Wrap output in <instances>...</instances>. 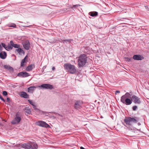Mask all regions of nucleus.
Segmentation results:
<instances>
[{"label":"nucleus","mask_w":149,"mask_h":149,"mask_svg":"<svg viewBox=\"0 0 149 149\" xmlns=\"http://www.w3.org/2000/svg\"><path fill=\"white\" fill-rule=\"evenodd\" d=\"M37 125L39 126L45 127V128H50V126L47 123H46L45 122L42 121H38L37 123Z\"/></svg>","instance_id":"nucleus-5"},{"label":"nucleus","mask_w":149,"mask_h":149,"mask_svg":"<svg viewBox=\"0 0 149 149\" xmlns=\"http://www.w3.org/2000/svg\"><path fill=\"white\" fill-rule=\"evenodd\" d=\"M30 43L28 41H25L23 44L24 48L26 50H29L30 47Z\"/></svg>","instance_id":"nucleus-13"},{"label":"nucleus","mask_w":149,"mask_h":149,"mask_svg":"<svg viewBox=\"0 0 149 149\" xmlns=\"http://www.w3.org/2000/svg\"><path fill=\"white\" fill-rule=\"evenodd\" d=\"M39 88H42V89H52L53 88V86L49 84H42L41 86H39Z\"/></svg>","instance_id":"nucleus-6"},{"label":"nucleus","mask_w":149,"mask_h":149,"mask_svg":"<svg viewBox=\"0 0 149 149\" xmlns=\"http://www.w3.org/2000/svg\"><path fill=\"white\" fill-rule=\"evenodd\" d=\"M130 94L128 93H126L125 95H123L120 99L121 102L123 104L126 105H129L132 103V100L129 98Z\"/></svg>","instance_id":"nucleus-3"},{"label":"nucleus","mask_w":149,"mask_h":149,"mask_svg":"<svg viewBox=\"0 0 149 149\" xmlns=\"http://www.w3.org/2000/svg\"><path fill=\"white\" fill-rule=\"evenodd\" d=\"M137 107L136 106H134L132 107V110L133 111H136L137 109Z\"/></svg>","instance_id":"nucleus-28"},{"label":"nucleus","mask_w":149,"mask_h":149,"mask_svg":"<svg viewBox=\"0 0 149 149\" xmlns=\"http://www.w3.org/2000/svg\"><path fill=\"white\" fill-rule=\"evenodd\" d=\"M139 118L138 117H125L124 120V121L126 124L129 125H131L132 123H137L139 121Z\"/></svg>","instance_id":"nucleus-4"},{"label":"nucleus","mask_w":149,"mask_h":149,"mask_svg":"<svg viewBox=\"0 0 149 149\" xmlns=\"http://www.w3.org/2000/svg\"><path fill=\"white\" fill-rule=\"evenodd\" d=\"M20 96L25 98H29V95L26 93L24 92H22L20 93Z\"/></svg>","instance_id":"nucleus-14"},{"label":"nucleus","mask_w":149,"mask_h":149,"mask_svg":"<svg viewBox=\"0 0 149 149\" xmlns=\"http://www.w3.org/2000/svg\"><path fill=\"white\" fill-rule=\"evenodd\" d=\"M16 51L20 54H24V52L23 50L21 48H19L18 49H16Z\"/></svg>","instance_id":"nucleus-21"},{"label":"nucleus","mask_w":149,"mask_h":149,"mask_svg":"<svg viewBox=\"0 0 149 149\" xmlns=\"http://www.w3.org/2000/svg\"><path fill=\"white\" fill-rule=\"evenodd\" d=\"M9 26L10 27L15 28L16 26V25L14 23H12L9 25Z\"/></svg>","instance_id":"nucleus-25"},{"label":"nucleus","mask_w":149,"mask_h":149,"mask_svg":"<svg viewBox=\"0 0 149 149\" xmlns=\"http://www.w3.org/2000/svg\"><path fill=\"white\" fill-rule=\"evenodd\" d=\"M0 99L2 100L3 101V102H5V100H4V99L2 98V96H1V95H0Z\"/></svg>","instance_id":"nucleus-32"},{"label":"nucleus","mask_w":149,"mask_h":149,"mask_svg":"<svg viewBox=\"0 0 149 149\" xmlns=\"http://www.w3.org/2000/svg\"><path fill=\"white\" fill-rule=\"evenodd\" d=\"M7 56L6 53L5 52H1L0 53V58L2 59H4Z\"/></svg>","instance_id":"nucleus-15"},{"label":"nucleus","mask_w":149,"mask_h":149,"mask_svg":"<svg viewBox=\"0 0 149 149\" xmlns=\"http://www.w3.org/2000/svg\"><path fill=\"white\" fill-rule=\"evenodd\" d=\"M1 45L2 46L6 49V45L4 43H2Z\"/></svg>","instance_id":"nucleus-31"},{"label":"nucleus","mask_w":149,"mask_h":149,"mask_svg":"<svg viewBox=\"0 0 149 149\" xmlns=\"http://www.w3.org/2000/svg\"><path fill=\"white\" fill-rule=\"evenodd\" d=\"M31 144L32 146L31 149H37L38 148V145L36 143L31 142Z\"/></svg>","instance_id":"nucleus-18"},{"label":"nucleus","mask_w":149,"mask_h":149,"mask_svg":"<svg viewBox=\"0 0 149 149\" xmlns=\"http://www.w3.org/2000/svg\"><path fill=\"white\" fill-rule=\"evenodd\" d=\"M63 41H69V40H64Z\"/></svg>","instance_id":"nucleus-41"},{"label":"nucleus","mask_w":149,"mask_h":149,"mask_svg":"<svg viewBox=\"0 0 149 149\" xmlns=\"http://www.w3.org/2000/svg\"><path fill=\"white\" fill-rule=\"evenodd\" d=\"M6 99L7 101L9 102L10 101V99L9 98H7Z\"/></svg>","instance_id":"nucleus-37"},{"label":"nucleus","mask_w":149,"mask_h":149,"mask_svg":"<svg viewBox=\"0 0 149 149\" xmlns=\"http://www.w3.org/2000/svg\"><path fill=\"white\" fill-rule=\"evenodd\" d=\"M27 56H26L22 60L21 62V67H23L24 66V63L27 61Z\"/></svg>","instance_id":"nucleus-17"},{"label":"nucleus","mask_w":149,"mask_h":149,"mask_svg":"<svg viewBox=\"0 0 149 149\" xmlns=\"http://www.w3.org/2000/svg\"><path fill=\"white\" fill-rule=\"evenodd\" d=\"M33 106V109L35 110H38V109L36 107V106H35V105H34Z\"/></svg>","instance_id":"nucleus-30"},{"label":"nucleus","mask_w":149,"mask_h":149,"mask_svg":"<svg viewBox=\"0 0 149 149\" xmlns=\"http://www.w3.org/2000/svg\"><path fill=\"white\" fill-rule=\"evenodd\" d=\"M35 67L34 64H31L28 66L26 69V70L27 71H31Z\"/></svg>","instance_id":"nucleus-16"},{"label":"nucleus","mask_w":149,"mask_h":149,"mask_svg":"<svg viewBox=\"0 0 149 149\" xmlns=\"http://www.w3.org/2000/svg\"><path fill=\"white\" fill-rule=\"evenodd\" d=\"M124 59L125 61L128 62H129L131 61L132 58H129L127 57H125L124 58Z\"/></svg>","instance_id":"nucleus-26"},{"label":"nucleus","mask_w":149,"mask_h":149,"mask_svg":"<svg viewBox=\"0 0 149 149\" xmlns=\"http://www.w3.org/2000/svg\"><path fill=\"white\" fill-rule=\"evenodd\" d=\"M64 67L65 70L71 74H74L77 72V68L73 65L70 63H66L64 64Z\"/></svg>","instance_id":"nucleus-1"},{"label":"nucleus","mask_w":149,"mask_h":149,"mask_svg":"<svg viewBox=\"0 0 149 149\" xmlns=\"http://www.w3.org/2000/svg\"><path fill=\"white\" fill-rule=\"evenodd\" d=\"M10 43L12 46V47H14L16 48H19L20 47V45H19L14 44L13 41H11L10 42Z\"/></svg>","instance_id":"nucleus-20"},{"label":"nucleus","mask_w":149,"mask_h":149,"mask_svg":"<svg viewBox=\"0 0 149 149\" xmlns=\"http://www.w3.org/2000/svg\"><path fill=\"white\" fill-rule=\"evenodd\" d=\"M29 73L26 72H22L18 74V76L22 77H26L29 76Z\"/></svg>","instance_id":"nucleus-11"},{"label":"nucleus","mask_w":149,"mask_h":149,"mask_svg":"<svg viewBox=\"0 0 149 149\" xmlns=\"http://www.w3.org/2000/svg\"><path fill=\"white\" fill-rule=\"evenodd\" d=\"M52 69L53 70H54L55 69V68L54 67H52Z\"/></svg>","instance_id":"nucleus-38"},{"label":"nucleus","mask_w":149,"mask_h":149,"mask_svg":"<svg viewBox=\"0 0 149 149\" xmlns=\"http://www.w3.org/2000/svg\"><path fill=\"white\" fill-rule=\"evenodd\" d=\"M145 6L146 9L147 10H149V8L148 6Z\"/></svg>","instance_id":"nucleus-35"},{"label":"nucleus","mask_w":149,"mask_h":149,"mask_svg":"<svg viewBox=\"0 0 149 149\" xmlns=\"http://www.w3.org/2000/svg\"><path fill=\"white\" fill-rule=\"evenodd\" d=\"M2 47L1 46V45L0 44V51H1L2 49Z\"/></svg>","instance_id":"nucleus-36"},{"label":"nucleus","mask_w":149,"mask_h":149,"mask_svg":"<svg viewBox=\"0 0 149 149\" xmlns=\"http://www.w3.org/2000/svg\"><path fill=\"white\" fill-rule=\"evenodd\" d=\"M139 124H140V123H138V125H139Z\"/></svg>","instance_id":"nucleus-43"},{"label":"nucleus","mask_w":149,"mask_h":149,"mask_svg":"<svg viewBox=\"0 0 149 149\" xmlns=\"http://www.w3.org/2000/svg\"><path fill=\"white\" fill-rule=\"evenodd\" d=\"M133 58L136 60H141L143 59L144 57L140 55H135L133 56Z\"/></svg>","instance_id":"nucleus-10"},{"label":"nucleus","mask_w":149,"mask_h":149,"mask_svg":"<svg viewBox=\"0 0 149 149\" xmlns=\"http://www.w3.org/2000/svg\"><path fill=\"white\" fill-rule=\"evenodd\" d=\"M139 124H140V123H138V125H139Z\"/></svg>","instance_id":"nucleus-42"},{"label":"nucleus","mask_w":149,"mask_h":149,"mask_svg":"<svg viewBox=\"0 0 149 149\" xmlns=\"http://www.w3.org/2000/svg\"><path fill=\"white\" fill-rule=\"evenodd\" d=\"M79 6V5H74L73 7H71V8L72 9H73V8L74 7H78Z\"/></svg>","instance_id":"nucleus-33"},{"label":"nucleus","mask_w":149,"mask_h":149,"mask_svg":"<svg viewBox=\"0 0 149 149\" xmlns=\"http://www.w3.org/2000/svg\"><path fill=\"white\" fill-rule=\"evenodd\" d=\"M21 118L20 117L17 116V114L16 115V117L11 121V123L13 125L17 124L19 123L21 120Z\"/></svg>","instance_id":"nucleus-8"},{"label":"nucleus","mask_w":149,"mask_h":149,"mask_svg":"<svg viewBox=\"0 0 149 149\" xmlns=\"http://www.w3.org/2000/svg\"><path fill=\"white\" fill-rule=\"evenodd\" d=\"M120 93V92L119 91H116L115 92V94H117V93Z\"/></svg>","instance_id":"nucleus-34"},{"label":"nucleus","mask_w":149,"mask_h":149,"mask_svg":"<svg viewBox=\"0 0 149 149\" xmlns=\"http://www.w3.org/2000/svg\"><path fill=\"white\" fill-rule=\"evenodd\" d=\"M89 15L92 17L96 16L97 15V12H91L89 13Z\"/></svg>","instance_id":"nucleus-22"},{"label":"nucleus","mask_w":149,"mask_h":149,"mask_svg":"<svg viewBox=\"0 0 149 149\" xmlns=\"http://www.w3.org/2000/svg\"><path fill=\"white\" fill-rule=\"evenodd\" d=\"M22 147L25 148L26 149H31L32 147L31 144V142H29L24 143L21 145Z\"/></svg>","instance_id":"nucleus-9"},{"label":"nucleus","mask_w":149,"mask_h":149,"mask_svg":"<svg viewBox=\"0 0 149 149\" xmlns=\"http://www.w3.org/2000/svg\"><path fill=\"white\" fill-rule=\"evenodd\" d=\"M131 99L132 102L133 101L135 104H140L141 103L140 98L136 95H133Z\"/></svg>","instance_id":"nucleus-7"},{"label":"nucleus","mask_w":149,"mask_h":149,"mask_svg":"<svg viewBox=\"0 0 149 149\" xmlns=\"http://www.w3.org/2000/svg\"><path fill=\"white\" fill-rule=\"evenodd\" d=\"M12 46L10 44H8V46L6 47V49L8 51H9L12 49Z\"/></svg>","instance_id":"nucleus-23"},{"label":"nucleus","mask_w":149,"mask_h":149,"mask_svg":"<svg viewBox=\"0 0 149 149\" xmlns=\"http://www.w3.org/2000/svg\"><path fill=\"white\" fill-rule=\"evenodd\" d=\"M87 57L86 55L84 54H81L79 57L78 60V65L81 67L85 65L87 62Z\"/></svg>","instance_id":"nucleus-2"},{"label":"nucleus","mask_w":149,"mask_h":149,"mask_svg":"<svg viewBox=\"0 0 149 149\" xmlns=\"http://www.w3.org/2000/svg\"><path fill=\"white\" fill-rule=\"evenodd\" d=\"M36 88V87L34 86L30 87L28 88V91L29 92L33 93V91L34 90V89Z\"/></svg>","instance_id":"nucleus-19"},{"label":"nucleus","mask_w":149,"mask_h":149,"mask_svg":"<svg viewBox=\"0 0 149 149\" xmlns=\"http://www.w3.org/2000/svg\"><path fill=\"white\" fill-rule=\"evenodd\" d=\"M82 103L80 101H77L75 103L74 105V108L76 109L79 108L82 105Z\"/></svg>","instance_id":"nucleus-12"},{"label":"nucleus","mask_w":149,"mask_h":149,"mask_svg":"<svg viewBox=\"0 0 149 149\" xmlns=\"http://www.w3.org/2000/svg\"><path fill=\"white\" fill-rule=\"evenodd\" d=\"M29 103L33 106L35 105V103L31 100H28Z\"/></svg>","instance_id":"nucleus-27"},{"label":"nucleus","mask_w":149,"mask_h":149,"mask_svg":"<svg viewBox=\"0 0 149 149\" xmlns=\"http://www.w3.org/2000/svg\"><path fill=\"white\" fill-rule=\"evenodd\" d=\"M8 67V66L7 67L6 65L4 66V67L5 68H7Z\"/></svg>","instance_id":"nucleus-40"},{"label":"nucleus","mask_w":149,"mask_h":149,"mask_svg":"<svg viewBox=\"0 0 149 149\" xmlns=\"http://www.w3.org/2000/svg\"><path fill=\"white\" fill-rule=\"evenodd\" d=\"M80 148V149H85L84 148H83L82 147H81Z\"/></svg>","instance_id":"nucleus-39"},{"label":"nucleus","mask_w":149,"mask_h":149,"mask_svg":"<svg viewBox=\"0 0 149 149\" xmlns=\"http://www.w3.org/2000/svg\"><path fill=\"white\" fill-rule=\"evenodd\" d=\"M25 112L28 114H30L31 113V111L30 109L28 108L27 107H26L25 108Z\"/></svg>","instance_id":"nucleus-24"},{"label":"nucleus","mask_w":149,"mask_h":149,"mask_svg":"<svg viewBox=\"0 0 149 149\" xmlns=\"http://www.w3.org/2000/svg\"><path fill=\"white\" fill-rule=\"evenodd\" d=\"M3 94L4 96H6L7 95V92L6 91H3Z\"/></svg>","instance_id":"nucleus-29"}]
</instances>
